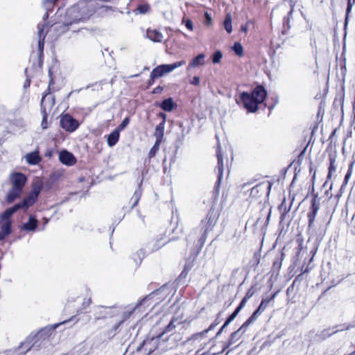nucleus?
I'll use <instances>...</instances> for the list:
<instances>
[{"instance_id":"obj_5","label":"nucleus","mask_w":355,"mask_h":355,"mask_svg":"<svg viewBox=\"0 0 355 355\" xmlns=\"http://www.w3.org/2000/svg\"><path fill=\"white\" fill-rule=\"evenodd\" d=\"M162 295V291H159L156 292H153L149 295L144 297L141 301H140L133 309L132 311H135L137 310L142 311L141 309H145L148 308L151 305H153V307L155 306L157 304V301Z\"/></svg>"},{"instance_id":"obj_11","label":"nucleus","mask_w":355,"mask_h":355,"mask_svg":"<svg viewBox=\"0 0 355 355\" xmlns=\"http://www.w3.org/2000/svg\"><path fill=\"white\" fill-rule=\"evenodd\" d=\"M54 105V98L51 94H46L41 101V110L42 113L50 112Z\"/></svg>"},{"instance_id":"obj_2","label":"nucleus","mask_w":355,"mask_h":355,"mask_svg":"<svg viewBox=\"0 0 355 355\" xmlns=\"http://www.w3.org/2000/svg\"><path fill=\"white\" fill-rule=\"evenodd\" d=\"M267 92L261 85L257 86L252 92H241L236 98V103L243 106L248 112L254 113L258 110L259 105L266 99Z\"/></svg>"},{"instance_id":"obj_58","label":"nucleus","mask_w":355,"mask_h":355,"mask_svg":"<svg viewBox=\"0 0 355 355\" xmlns=\"http://www.w3.org/2000/svg\"><path fill=\"white\" fill-rule=\"evenodd\" d=\"M159 89H161L159 87H157V88H155V89L154 92H155H155H158V90H159Z\"/></svg>"},{"instance_id":"obj_30","label":"nucleus","mask_w":355,"mask_h":355,"mask_svg":"<svg viewBox=\"0 0 355 355\" xmlns=\"http://www.w3.org/2000/svg\"><path fill=\"white\" fill-rule=\"evenodd\" d=\"M42 184L41 182L34 183L32 190L29 194L37 199V197L42 190Z\"/></svg>"},{"instance_id":"obj_50","label":"nucleus","mask_w":355,"mask_h":355,"mask_svg":"<svg viewBox=\"0 0 355 355\" xmlns=\"http://www.w3.org/2000/svg\"><path fill=\"white\" fill-rule=\"evenodd\" d=\"M253 295H254V291L252 289H250L246 293L244 298H245L247 300H248L250 298H251L252 297Z\"/></svg>"},{"instance_id":"obj_4","label":"nucleus","mask_w":355,"mask_h":355,"mask_svg":"<svg viewBox=\"0 0 355 355\" xmlns=\"http://www.w3.org/2000/svg\"><path fill=\"white\" fill-rule=\"evenodd\" d=\"M12 215V213L8 214L7 209L0 216V241H3L11 233Z\"/></svg>"},{"instance_id":"obj_61","label":"nucleus","mask_w":355,"mask_h":355,"mask_svg":"<svg viewBox=\"0 0 355 355\" xmlns=\"http://www.w3.org/2000/svg\"><path fill=\"white\" fill-rule=\"evenodd\" d=\"M313 218H310V222H312L313 221Z\"/></svg>"},{"instance_id":"obj_41","label":"nucleus","mask_w":355,"mask_h":355,"mask_svg":"<svg viewBox=\"0 0 355 355\" xmlns=\"http://www.w3.org/2000/svg\"><path fill=\"white\" fill-rule=\"evenodd\" d=\"M269 301H270V300H263L261 302V304H259L257 310H259V311H261L262 313L266 309Z\"/></svg>"},{"instance_id":"obj_44","label":"nucleus","mask_w":355,"mask_h":355,"mask_svg":"<svg viewBox=\"0 0 355 355\" xmlns=\"http://www.w3.org/2000/svg\"><path fill=\"white\" fill-rule=\"evenodd\" d=\"M355 3V0H347V7L346 10L347 16H348L349 13L351 12L353 6Z\"/></svg>"},{"instance_id":"obj_46","label":"nucleus","mask_w":355,"mask_h":355,"mask_svg":"<svg viewBox=\"0 0 355 355\" xmlns=\"http://www.w3.org/2000/svg\"><path fill=\"white\" fill-rule=\"evenodd\" d=\"M200 78L198 76H194L190 80L189 83L192 85L197 86L200 84Z\"/></svg>"},{"instance_id":"obj_29","label":"nucleus","mask_w":355,"mask_h":355,"mask_svg":"<svg viewBox=\"0 0 355 355\" xmlns=\"http://www.w3.org/2000/svg\"><path fill=\"white\" fill-rule=\"evenodd\" d=\"M217 157H218V180H220L222 177V175H223V161L221 152L219 148L217 150Z\"/></svg>"},{"instance_id":"obj_42","label":"nucleus","mask_w":355,"mask_h":355,"mask_svg":"<svg viewBox=\"0 0 355 355\" xmlns=\"http://www.w3.org/2000/svg\"><path fill=\"white\" fill-rule=\"evenodd\" d=\"M137 10L141 14L146 13L149 10V6L147 4L140 5L138 6Z\"/></svg>"},{"instance_id":"obj_34","label":"nucleus","mask_w":355,"mask_h":355,"mask_svg":"<svg viewBox=\"0 0 355 355\" xmlns=\"http://www.w3.org/2000/svg\"><path fill=\"white\" fill-rule=\"evenodd\" d=\"M232 50L234 53L239 57L243 56V48L241 43L235 42L234 46H232Z\"/></svg>"},{"instance_id":"obj_49","label":"nucleus","mask_w":355,"mask_h":355,"mask_svg":"<svg viewBox=\"0 0 355 355\" xmlns=\"http://www.w3.org/2000/svg\"><path fill=\"white\" fill-rule=\"evenodd\" d=\"M312 208H313V217H314L319 209L318 206L316 205V204H315V200H313L312 202Z\"/></svg>"},{"instance_id":"obj_60","label":"nucleus","mask_w":355,"mask_h":355,"mask_svg":"<svg viewBox=\"0 0 355 355\" xmlns=\"http://www.w3.org/2000/svg\"><path fill=\"white\" fill-rule=\"evenodd\" d=\"M44 223H48V220H47V219H45Z\"/></svg>"},{"instance_id":"obj_17","label":"nucleus","mask_w":355,"mask_h":355,"mask_svg":"<svg viewBox=\"0 0 355 355\" xmlns=\"http://www.w3.org/2000/svg\"><path fill=\"white\" fill-rule=\"evenodd\" d=\"M247 329L245 327H243V325L236 331L233 332L228 340V345L227 347L233 345L235 343L237 340H239L241 337L244 334Z\"/></svg>"},{"instance_id":"obj_43","label":"nucleus","mask_w":355,"mask_h":355,"mask_svg":"<svg viewBox=\"0 0 355 355\" xmlns=\"http://www.w3.org/2000/svg\"><path fill=\"white\" fill-rule=\"evenodd\" d=\"M69 321H75V322H78V320L76 319V316H73L71 317L69 320H65V321H63L62 322H60V323H58V324H55L53 326V329H55L56 328H58L59 326H60L61 324H66L67 322H69Z\"/></svg>"},{"instance_id":"obj_19","label":"nucleus","mask_w":355,"mask_h":355,"mask_svg":"<svg viewBox=\"0 0 355 355\" xmlns=\"http://www.w3.org/2000/svg\"><path fill=\"white\" fill-rule=\"evenodd\" d=\"M25 159L27 163L32 165L37 164L41 161L38 151H34L26 154Z\"/></svg>"},{"instance_id":"obj_25","label":"nucleus","mask_w":355,"mask_h":355,"mask_svg":"<svg viewBox=\"0 0 355 355\" xmlns=\"http://www.w3.org/2000/svg\"><path fill=\"white\" fill-rule=\"evenodd\" d=\"M261 313V312L257 309L252 314V315L242 324L243 327L248 329V327L251 324H252L254 322H255L257 320V319L258 318V317L260 315Z\"/></svg>"},{"instance_id":"obj_51","label":"nucleus","mask_w":355,"mask_h":355,"mask_svg":"<svg viewBox=\"0 0 355 355\" xmlns=\"http://www.w3.org/2000/svg\"><path fill=\"white\" fill-rule=\"evenodd\" d=\"M0 355H15V352H12V349H8L0 353Z\"/></svg>"},{"instance_id":"obj_1","label":"nucleus","mask_w":355,"mask_h":355,"mask_svg":"<svg viewBox=\"0 0 355 355\" xmlns=\"http://www.w3.org/2000/svg\"><path fill=\"white\" fill-rule=\"evenodd\" d=\"M95 1H80L71 6L66 13L67 19L63 21L64 26L88 19L96 10Z\"/></svg>"},{"instance_id":"obj_57","label":"nucleus","mask_w":355,"mask_h":355,"mask_svg":"<svg viewBox=\"0 0 355 355\" xmlns=\"http://www.w3.org/2000/svg\"><path fill=\"white\" fill-rule=\"evenodd\" d=\"M90 304V300H87V302H84V304H86L87 306H89Z\"/></svg>"},{"instance_id":"obj_35","label":"nucleus","mask_w":355,"mask_h":355,"mask_svg":"<svg viewBox=\"0 0 355 355\" xmlns=\"http://www.w3.org/2000/svg\"><path fill=\"white\" fill-rule=\"evenodd\" d=\"M161 143L162 142H160L159 141H155V144L153 145V146L151 148V149L149 151L148 156L150 158H152L155 155V154L159 149Z\"/></svg>"},{"instance_id":"obj_16","label":"nucleus","mask_w":355,"mask_h":355,"mask_svg":"<svg viewBox=\"0 0 355 355\" xmlns=\"http://www.w3.org/2000/svg\"><path fill=\"white\" fill-rule=\"evenodd\" d=\"M46 24H43L41 26L38 27V49L40 53H42L44 49V41L46 36Z\"/></svg>"},{"instance_id":"obj_18","label":"nucleus","mask_w":355,"mask_h":355,"mask_svg":"<svg viewBox=\"0 0 355 355\" xmlns=\"http://www.w3.org/2000/svg\"><path fill=\"white\" fill-rule=\"evenodd\" d=\"M21 193V190L12 187L6 195V200L8 203H11L15 200L19 198Z\"/></svg>"},{"instance_id":"obj_48","label":"nucleus","mask_w":355,"mask_h":355,"mask_svg":"<svg viewBox=\"0 0 355 355\" xmlns=\"http://www.w3.org/2000/svg\"><path fill=\"white\" fill-rule=\"evenodd\" d=\"M185 26H186V27H187L189 30H190V31H193V23H192L191 20H190V19H187V20L185 21Z\"/></svg>"},{"instance_id":"obj_28","label":"nucleus","mask_w":355,"mask_h":355,"mask_svg":"<svg viewBox=\"0 0 355 355\" xmlns=\"http://www.w3.org/2000/svg\"><path fill=\"white\" fill-rule=\"evenodd\" d=\"M329 166L328 168V174H327V180H330L332 177V174L336 171V158L335 157H329Z\"/></svg>"},{"instance_id":"obj_54","label":"nucleus","mask_w":355,"mask_h":355,"mask_svg":"<svg viewBox=\"0 0 355 355\" xmlns=\"http://www.w3.org/2000/svg\"><path fill=\"white\" fill-rule=\"evenodd\" d=\"M100 8L103 10V12L107 11L108 9V8L107 6H101V7H100Z\"/></svg>"},{"instance_id":"obj_32","label":"nucleus","mask_w":355,"mask_h":355,"mask_svg":"<svg viewBox=\"0 0 355 355\" xmlns=\"http://www.w3.org/2000/svg\"><path fill=\"white\" fill-rule=\"evenodd\" d=\"M218 324H219V321H217V320H216L214 323H212L209 326V327L207 329H206V330H205V331H202L200 333H198V334H196L194 336L195 339H198L199 338H200L202 336L205 335L206 334L208 333V331L214 329L215 328V327L217 326Z\"/></svg>"},{"instance_id":"obj_8","label":"nucleus","mask_w":355,"mask_h":355,"mask_svg":"<svg viewBox=\"0 0 355 355\" xmlns=\"http://www.w3.org/2000/svg\"><path fill=\"white\" fill-rule=\"evenodd\" d=\"M37 200V198L28 194L21 202L15 205L13 207L8 209V214L12 213L13 214L19 209L26 210L32 206Z\"/></svg>"},{"instance_id":"obj_27","label":"nucleus","mask_w":355,"mask_h":355,"mask_svg":"<svg viewBox=\"0 0 355 355\" xmlns=\"http://www.w3.org/2000/svg\"><path fill=\"white\" fill-rule=\"evenodd\" d=\"M223 26L228 33H231L232 32V19L231 14L228 13L226 15L223 21Z\"/></svg>"},{"instance_id":"obj_20","label":"nucleus","mask_w":355,"mask_h":355,"mask_svg":"<svg viewBox=\"0 0 355 355\" xmlns=\"http://www.w3.org/2000/svg\"><path fill=\"white\" fill-rule=\"evenodd\" d=\"M205 55L200 53L194 58L189 64L188 69L190 68H195L197 67L202 66L205 64Z\"/></svg>"},{"instance_id":"obj_52","label":"nucleus","mask_w":355,"mask_h":355,"mask_svg":"<svg viewBox=\"0 0 355 355\" xmlns=\"http://www.w3.org/2000/svg\"><path fill=\"white\" fill-rule=\"evenodd\" d=\"M159 116L162 118V122H164V124H165V122H166V116L165 114L164 113H160L159 114Z\"/></svg>"},{"instance_id":"obj_9","label":"nucleus","mask_w":355,"mask_h":355,"mask_svg":"<svg viewBox=\"0 0 355 355\" xmlns=\"http://www.w3.org/2000/svg\"><path fill=\"white\" fill-rule=\"evenodd\" d=\"M33 340L34 338L33 336L26 338L17 347L12 349V352H15V355H26L33 347Z\"/></svg>"},{"instance_id":"obj_14","label":"nucleus","mask_w":355,"mask_h":355,"mask_svg":"<svg viewBox=\"0 0 355 355\" xmlns=\"http://www.w3.org/2000/svg\"><path fill=\"white\" fill-rule=\"evenodd\" d=\"M37 223L38 221L36 218L34 216H30L28 220L21 225V230L27 232H34L37 227Z\"/></svg>"},{"instance_id":"obj_56","label":"nucleus","mask_w":355,"mask_h":355,"mask_svg":"<svg viewBox=\"0 0 355 355\" xmlns=\"http://www.w3.org/2000/svg\"><path fill=\"white\" fill-rule=\"evenodd\" d=\"M343 328L338 329H336V330L334 331L331 333V334H335V333H336V332H338V331H343Z\"/></svg>"},{"instance_id":"obj_40","label":"nucleus","mask_w":355,"mask_h":355,"mask_svg":"<svg viewBox=\"0 0 355 355\" xmlns=\"http://www.w3.org/2000/svg\"><path fill=\"white\" fill-rule=\"evenodd\" d=\"M129 122V118L127 117L124 119L116 130H119V132H120V131L123 130L128 125Z\"/></svg>"},{"instance_id":"obj_24","label":"nucleus","mask_w":355,"mask_h":355,"mask_svg":"<svg viewBox=\"0 0 355 355\" xmlns=\"http://www.w3.org/2000/svg\"><path fill=\"white\" fill-rule=\"evenodd\" d=\"M119 139V130H114L107 137V145L110 147L114 146Z\"/></svg>"},{"instance_id":"obj_47","label":"nucleus","mask_w":355,"mask_h":355,"mask_svg":"<svg viewBox=\"0 0 355 355\" xmlns=\"http://www.w3.org/2000/svg\"><path fill=\"white\" fill-rule=\"evenodd\" d=\"M284 1H286V0H284ZM287 1H288L290 8H291L289 15H291L294 10V8H295L296 1L295 0H287Z\"/></svg>"},{"instance_id":"obj_31","label":"nucleus","mask_w":355,"mask_h":355,"mask_svg":"<svg viewBox=\"0 0 355 355\" xmlns=\"http://www.w3.org/2000/svg\"><path fill=\"white\" fill-rule=\"evenodd\" d=\"M352 173H353V163H352L349 166V168L347 170V172L345 176V178H344V180H343V184L341 186V189H344L346 185L347 184L349 180H350L351 178V176L352 175Z\"/></svg>"},{"instance_id":"obj_3","label":"nucleus","mask_w":355,"mask_h":355,"mask_svg":"<svg viewBox=\"0 0 355 355\" xmlns=\"http://www.w3.org/2000/svg\"><path fill=\"white\" fill-rule=\"evenodd\" d=\"M186 64L184 60L178 61L173 64H161L153 69L150 73V79L153 81L155 78L162 77L166 73H169L175 69L180 67Z\"/></svg>"},{"instance_id":"obj_38","label":"nucleus","mask_w":355,"mask_h":355,"mask_svg":"<svg viewBox=\"0 0 355 355\" xmlns=\"http://www.w3.org/2000/svg\"><path fill=\"white\" fill-rule=\"evenodd\" d=\"M248 300L245 298H243L241 300L240 304L239 306L236 309V310L232 313L233 314H235L236 316L239 314V313L241 311V310L245 306L246 302Z\"/></svg>"},{"instance_id":"obj_55","label":"nucleus","mask_w":355,"mask_h":355,"mask_svg":"<svg viewBox=\"0 0 355 355\" xmlns=\"http://www.w3.org/2000/svg\"><path fill=\"white\" fill-rule=\"evenodd\" d=\"M196 355H209V354L207 352H205L203 354H199V351H198Z\"/></svg>"},{"instance_id":"obj_26","label":"nucleus","mask_w":355,"mask_h":355,"mask_svg":"<svg viewBox=\"0 0 355 355\" xmlns=\"http://www.w3.org/2000/svg\"><path fill=\"white\" fill-rule=\"evenodd\" d=\"M261 313V312L257 309L252 314V315L242 324L243 327L248 329V327L251 324H252L254 322H255L257 320V319L258 318V317L260 315Z\"/></svg>"},{"instance_id":"obj_36","label":"nucleus","mask_w":355,"mask_h":355,"mask_svg":"<svg viewBox=\"0 0 355 355\" xmlns=\"http://www.w3.org/2000/svg\"><path fill=\"white\" fill-rule=\"evenodd\" d=\"M223 58V53L220 51H216L212 57V62L214 64H218L220 62Z\"/></svg>"},{"instance_id":"obj_13","label":"nucleus","mask_w":355,"mask_h":355,"mask_svg":"<svg viewBox=\"0 0 355 355\" xmlns=\"http://www.w3.org/2000/svg\"><path fill=\"white\" fill-rule=\"evenodd\" d=\"M182 320H183L182 313H180L177 316H174L171 319L169 324L166 327V328H165L164 332L162 334V335H163L164 334H166V333H169V332L173 331L178 324H180L182 322Z\"/></svg>"},{"instance_id":"obj_12","label":"nucleus","mask_w":355,"mask_h":355,"mask_svg":"<svg viewBox=\"0 0 355 355\" xmlns=\"http://www.w3.org/2000/svg\"><path fill=\"white\" fill-rule=\"evenodd\" d=\"M59 160L62 164L67 166H73L76 162L74 155L66 150H62L60 152Z\"/></svg>"},{"instance_id":"obj_6","label":"nucleus","mask_w":355,"mask_h":355,"mask_svg":"<svg viewBox=\"0 0 355 355\" xmlns=\"http://www.w3.org/2000/svg\"><path fill=\"white\" fill-rule=\"evenodd\" d=\"M218 218V214L211 209L207 216L202 220L200 227L203 231V236L207 237V234L211 232L215 226Z\"/></svg>"},{"instance_id":"obj_15","label":"nucleus","mask_w":355,"mask_h":355,"mask_svg":"<svg viewBox=\"0 0 355 355\" xmlns=\"http://www.w3.org/2000/svg\"><path fill=\"white\" fill-rule=\"evenodd\" d=\"M146 37L154 42H161L164 37L162 33L156 29H148Z\"/></svg>"},{"instance_id":"obj_22","label":"nucleus","mask_w":355,"mask_h":355,"mask_svg":"<svg viewBox=\"0 0 355 355\" xmlns=\"http://www.w3.org/2000/svg\"><path fill=\"white\" fill-rule=\"evenodd\" d=\"M159 107L166 112H171L174 107L175 104L171 98L164 100L159 105Z\"/></svg>"},{"instance_id":"obj_45","label":"nucleus","mask_w":355,"mask_h":355,"mask_svg":"<svg viewBox=\"0 0 355 355\" xmlns=\"http://www.w3.org/2000/svg\"><path fill=\"white\" fill-rule=\"evenodd\" d=\"M47 113H42V127L43 129L47 128Z\"/></svg>"},{"instance_id":"obj_21","label":"nucleus","mask_w":355,"mask_h":355,"mask_svg":"<svg viewBox=\"0 0 355 355\" xmlns=\"http://www.w3.org/2000/svg\"><path fill=\"white\" fill-rule=\"evenodd\" d=\"M57 1L58 0H44L43 1V6L46 10V13L43 16L44 20H46L49 17V12L53 11V8Z\"/></svg>"},{"instance_id":"obj_10","label":"nucleus","mask_w":355,"mask_h":355,"mask_svg":"<svg viewBox=\"0 0 355 355\" xmlns=\"http://www.w3.org/2000/svg\"><path fill=\"white\" fill-rule=\"evenodd\" d=\"M12 187L23 190L26 182V177L21 173H14L10 176Z\"/></svg>"},{"instance_id":"obj_59","label":"nucleus","mask_w":355,"mask_h":355,"mask_svg":"<svg viewBox=\"0 0 355 355\" xmlns=\"http://www.w3.org/2000/svg\"><path fill=\"white\" fill-rule=\"evenodd\" d=\"M275 294L272 295V296L271 297V298L270 299V300H272V299L275 297Z\"/></svg>"},{"instance_id":"obj_33","label":"nucleus","mask_w":355,"mask_h":355,"mask_svg":"<svg viewBox=\"0 0 355 355\" xmlns=\"http://www.w3.org/2000/svg\"><path fill=\"white\" fill-rule=\"evenodd\" d=\"M236 317V316L235 315V314L232 313L227 319L225 322L223 324V325L221 327V328L219 329V331L217 332L216 337H218L222 333L223 329L226 327H227L230 324V322H232L235 319Z\"/></svg>"},{"instance_id":"obj_39","label":"nucleus","mask_w":355,"mask_h":355,"mask_svg":"<svg viewBox=\"0 0 355 355\" xmlns=\"http://www.w3.org/2000/svg\"><path fill=\"white\" fill-rule=\"evenodd\" d=\"M204 15H205V21H204L205 25L208 26H211L212 24V18H211V15L209 12H205Z\"/></svg>"},{"instance_id":"obj_23","label":"nucleus","mask_w":355,"mask_h":355,"mask_svg":"<svg viewBox=\"0 0 355 355\" xmlns=\"http://www.w3.org/2000/svg\"><path fill=\"white\" fill-rule=\"evenodd\" d=\"M164 129H165V124H164V122H161L159 125H157L154 135L155 137L156 140L162 142L164 135Z\"/></svg>"},{"instance_id":"obj_53","label":"nucleus","mask_w":355,"mask_h":355,"mask_svg":"<svg viewBox=\"0 0 355 355\" xmlns=\"http://www.w3.org/2000/svg\"><path fill=\"white\" fill-rule=\"evenodd\" d=\"M241 31L246 33L248 31V27L247 26H241Z\"/></svg>"},{"instance_id":"obj_7","label":"nucleus","mask_w":355,"mask_h":355,"mask_svg":"<svg viewBox=\"0 0 355 355\" xmlns=\"http://www.w3.org/2000/svg\"><path fill=\"white\" fill-rule=\"evenodd\" d=\"M60 125L66 131L72 132H74L80 125L78 121L73 119L69 114L62 116L60 119Z\"/></svg>"},{"instance_id":"obj_37","label":"nucleus","mask_w":355,"mask_h":355,"mask_svg":"<svg viewBox=\"0 0 355 355\" xmlns=\"http://www.w3.org/2000/svg\"><path fill=\"white\" fill-rule=\"evenodd\" d=\"M141 195V191L140 188L139 187V189L135 191V192L132 196V199H134V200H135V202L132 205V207H135L137 205V203L140 199Z\"/></svg>"}]
</instances>
